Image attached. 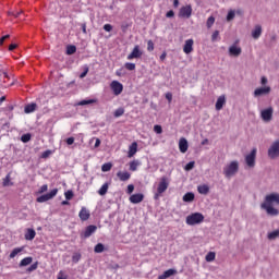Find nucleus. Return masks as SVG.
Masks as SVG:
<instances>
[{"mask_svg": "<svg viewBox=\"0 0 279 279\" xmlns=\"http://www.w3.org/2000/svg\"><path fill=\"white\" fill-rule=\"evenodd\" d=\"M49 156H51V150H46V151H44V153L41 154L40 158L46 159V158H49Z\"/></svg>", "mask_w": 279, "mask_h": 279, "instance_id": "obj_54", "label": "nucleus"}, {"mask_svg": "<svg viewBox=\"0 0 279 279\" xmlns=\"http://www.w3.org/2000/svg\"><path fill=\"white\" fill-rule=\"evenodd\" d=\"M197 191L201 195H208L210 193V187L206 184L198 185Z\"/></svg>", "mask_w": 279, "mask_h": 279, "instance_id": "obj_27", "label": "nucleus"}, {"mask_svg": "<svg viewBox=\"0 0 279 279\" xmlns=\"http://www.w3.org/2000/svg\"><path fill=\"white\" fill-rule=\"evenodd\" d=\"M110 88L113 95H116L117 97L118 95H121V93H123V84H121L119 81H112L110 84Z\"/></svg>", "mask_w": 279, "mask_h": 279, "instance_id": "obj_10", "label": "nucleus"}, {"mask_svg": "<svg viewBox=\"0 0 279 279\" xmlns=\"http://www.w3.org/2000/svg\"><path fill=\"white\" fill-rule=\"evenodd\" d=\"M235 12L234 10H230L227 14V21L230 22V21H234V16H235Z\"/></svg>", "mask_w": 279, "mask_h": 279, "instance_id": "obj_45", "label": "nucleus"}, {"mask_svg": "<svg viewBox=\"0 0 279 279\" xmlns=\"http://www.w3.org/2000/svg\"><path fill=\"white\" fill-rule=\"evenodd\" d=\"M169 184H171L169 177H161L159 183L157 184V191L154 195V199H160V197H162V193L169 189Z\"/></svg>", "mask_w": 279, "mask_h": 279, "instance_id": "obj_1", "label": "nucleus"}, {"mask_svg": "<svg viewBox=\"0 0 279 279\" xmlns=\"http://www.w3.org/2000/svg\"><path fill=\"white\" fill-rule=\"evenodd\" d=\"M166 99L171 104V101H173V94H171L170 92H168L166 94Z\"/></svg>", "mask_w": 279, "mask_h": 279, "instance_id": "obj_56", "label": "nucleus"}, {"mask_svg": "<svg viewBox=\"0 0 279 279\" xmlns=\"http://www.w3.org/2000/svg\"><path fill=\"white\" fill-rule=\"evenodd\" d=\"M48 189H49V185L44 184V185L40 186L38 193L39 194L47 193Z\"/></svg>", "mask_w": 279, "mask_h": 279, "instance_id": "obj_52", "label": "nucleus"}, {"mask_svg": "<svg viewBox=\"0 0 279 279\" xmlns=\"http://www.w3.org/2000/svg\"><path fill=\"white\" fill-rule=\"evenodd\" d=\"M82 260V254L81 253H74L72 255V263L77 264Z\"/></svg>", "mask_w": 279, "mask_h": 279, "instance_id": "obj_39", "label": "nucleus"}, {"mask_svg": "<svg viewBox=\"0 0 279 279\" xmlns=\"http://www.w3.org/2000/svg\"><path fill=\"white\" fill-rule=\"evenodd\" d=\"M102 28L105 32H112V24H105Z\"/></svg>", "mask_w": 279, "mask_h": 279, "instance_id": "obj_57", "label": "nucleus"}, {"mask_svg": "<svg viewBox=\"0 0 279 279\" xmlns=\"http://www.w3.org/2000/svg\"><path fill=\"white\" fill-rule=\"evenodd\" d=\"M179 149H180L181 154H186V151H189V142L186 141V138H184V137L180 138Z\"/></svg>", "mask_w": 279, "mask_h": 279, "instance_id": "obj_17", "label": "nucleus"}, {"mask_svg": "<svg viewBox=\"0 0 279 279\" xmlns=\"http://www.w3.org/2000/svg\"><path fill=\"white\" fill-rule=\"evenodd\" d=\"M10 180H11L10 174H7V177L2 181V185L3 186H12L14 183H12Z\"/></svg>", "mask_w": 279, "mask_h": 279, "instance_id": "obj_40", "label": "nucleus"}, {"mask_svg": "<svg viewBox=\"0 0 279 279\" xmlns=\"http://www.w3.org/2000/svg\"><path fill=\"white\" fill-rule=\"evenodd\" d=\"M154 41L151 39H149L147 41V51H154Z\"/></svg>", "mask_w": 279, "mask_h": 279, "instance_id": "obj_50", "label": "nucleus"}, {"mask_svg": "<svg viewBox=\"0 0 279 279\" xmlns=\"http://www.w3.org/2000/svg\"><path fill=\"white\" fill-rule=\"evenodd\" d=\"M263 34V26L260 25H256L255 28L252 32V37L255 40H258V38H260V35Z\"/></svg>", "mask_w": 279, "mask_h": 279, "instance_id": "obj_24", "label": "nucleus"}, {"mask_svg": "<svg viewBox=\"0 0 279 279\" xmlns=\"http://www.w3.org/2000/svg\"><path fill=\"white\" fill-rule=\"evenodd\" d=\"M262 84H263V86H265V84H267V77H265V76L262 77Z\"/></svg>", "mask_w": 279, "mask_h": 279, "instance_id": "obj_64", "label": "nucleus"}, {"mask_svg": "<svg viewBox=\"0 0 279 279\" xmlns=\"http://www.w3.org/2000/svg\"><path fill=\"white\" fill-rule=\"evenodd\" d=\"M241 53H242V49H241V47L236 46V44H233L229 48V56H231L233 58H239V56H241Z\"/></svg>", "mask_w": 279, "mask_h": 279, "instance_id": "obj_14", "label": "nucleus"}, {"mask_svg": "<svg viewBox=\"0 0 279 279\" xmlns=\"http://www.w3.org/2000/svg\"><path fill=\"white\" fill-rule=\"evenodd\" d=\"M236 173H239V161L236 160L231 161L223 168V175L225 178H228V180H230V178H234Z\"/></svg>", "mask_w": 279, "mask_h": 279, "instance_id": "obj_2", "label": "nucleus"}, {"mask_svg": "<svg viewBox=\"0 0 279 279\" xmlns=\"http://www.w3.org/2000/svg\"><path fill=\"white\" fill-rule=\"evenodd\" d=\"M36 269H38V262L32 264V265L27 268V271H28V274H32V271H36Z\"/></svg>", "mask_w": 279, "mask_h": 279, "instance_id": "obj_46", "label": "nucleus"}, {"mask_svg": "<svg viewBox=\"0 0 279 279\" xmlns=\"http://www.w3.org/2000/svg\"><path fill=\"white\" fill-rule=\"evenodd\" d=\"M216 256H217V255L215 254V252H209V253L206 255L205 259H206L207 263H213V260H215Z\"/></svg>", "mask_w": 279, "mask_h": 279, "instance_id": "obj_37", "label": "nucleus"}, {"mask_svg": "<svg viewBox=\"0 0 279 279\" xmlns=\"http://www.w3.org/2000/svg\"><path fill=\"white\" fill-rule=\"evenodd\" d=\"M226 104V95H221L218 97L217 101H216V110H222L223 109V105Z\"/></svg>", "mask_w": 279, "mask_h": 279, "instance_id": "obj_23", "label": "nucleus"}, {"mask_svg": "<svg viewBox=\"0 0 279 279\" xmlns=\"http://www.w3.org/2000/svg\"><path fill=\"white\" fill-rule=\"evenodd\" d=\"M109 186L110 185L108 183H104L101 187L98 190V194H100L101 196L106 195V193H108Z\"/></svg>", "mask_w": 279, "mask_h": 279, "instance_id": "obj_33", "label": "nucleus"}, {"mask_svg": "<svg viewBox=\"0 0 279 279\" xmlns=\"http://www.w3.org/2000/svg\"><path fill=\"white\" fill-rule=\"evenodd\" d=\"M105 250H106V246H104L102 243H98V244H96L95 247H94V252H95L96 254H101V252H104Z\"/></svg>", "mask_w": 279, "mask_h": 279, "instance_id": "obj_34", "label": "nucleus"}, {"mask_svg": "<svg viewBox=\"0 0 279 279\" xmlns=\"http://www.w3.org/2000/svg\"><path fill=\"white\" fill-rule=\"evenodd\" d=\"M36 108H38V105L35 102L28 104L24 108L25 114H32V112H36Z\"/></svg>", "mask_w": 279, "mask_h": 279, "instance_id": "obj_25", "label": "nucleus"}, {"mask_svg": "<svg viewBox=\"0 0 279 279\" xmlns=\"http://www.w3.org/2000/svg\"><path fill=\"white\" fill-rule=\"evenodd\" d=\"M21 252H23V247L13 248V251L9 255V258H16V256H19V254H21Z\"/></svg>", "mask_w": 279, "mask_h": 279, "instance_id": "obj_30", "label": "nucleus"}, {"mask_svg": "<svg viewBox=\"0 0 279 279\" xmlns=\"http://www.w3.org/2000/svg\"><path fill=\"white\" fill-rule=\"evenodd\" d=\"M112 169V163L111 162H106L101 166V171L104 173H108Z\"/></svg>", "mask_w": 279, "mask_h": 279, "instance_id": "obj_35", "label": "nucleus"}, {"mask_svg": "<svg viewBox=\"0 0 279 279\" xmlns=\"http://www.w3.org/2000/svg\"><path fill=\"white\" fill-rule=\"evenodd\" d=\"M22 143H29L32 141V134L26 133L21 136Z\"/></svg>", "mask_w": 279, "mask_h": 279, "instance_id": "obj_41", "label": "nucleus"}, {"mask_svg": "<svg viewBox=\"0 0 279 279\" xmlns=\"http://www.w3.org/2000/svg\"><path fill=\"white\" fill-rule=\"evenodd\" d=\"M130 171H137L138 167H141V161L138 160H133L129 163Z\"/></svg>", "mask_w": 279, "mask_h": 279, "instance_id": "obj_28", "label": "nucleus"}, {"mask_svg": "<svg viewBox=\"0 0 279 279\" xmlns=\"http://www.w3.org/2000/svg\"><path fill=\"white\" fill-rule=\"evenodd\" d=\"M268 157L271 160H276V158H279V140L275 141L268 148Z\"/></svg>", "mask_w": 279, "mask_h": 279, "instance_id": "obj_4", "label": "nucleus"}, {"mask_svg": "<svg viewBox=\"0 0 279 279\" xmlns=\"http://www.w3.org/2000/svg\"><path fill=\"white\" fill-rule=\"evenodd\" d=\"M260 117L263 121L269 123V121H271V119L274 118V108L269 107L267 109L262 110Z\"/></svg>", "mask_w": 279, "mask_h": 279, "instance_id": "obj_9", "label": "nucleus"}, {"mask_svg": "<svg viewBox=\"0 0 279 279\" xmlns=\"http://www.w3.org/2000/svg\"><path fill=\"white\" fill-rule=\"evenodd\" d=\"M123 114H125V109L124 108H119L114 111V117L116 118L123 117Z\"/></svg>", "mask_w": 279, "mask_h": 279, "instance_id": "obj_44", "label": "nucleus"}, {"mask_svg": "<svg viewBox=\"0 0 279 279\" xmlns=\"http://www.w3.org/2000/svg\"><path fill=\"white\" fill-rule=\"evenodd\" d=\"M217 38H219V31H215L211 35V41H217Z\"/></svg>", "mask_w": 279, "mask_h": 279, "instance_id": "obj_53", "label": "nucleus"}, {"mask_svg": "<svg viewBox=\"0 0 279 279\" xmlns=\"http://www.w3.org/2000/svg\"><path fill=\"white\" fill-rule=\"evenodd\" d=\"M75 51H77V47L71 45L66 47V54L68 56H73V53H75Z\"/></svg>", "mask_w": 279, "mask_h": 279, "instance_id": "obj_38", "label": "nucleus"}, {"mask_svg": "<svg viewBox=\"0 0 279 279\" xmlns=\"http://www.w3.org/2000/svg\"><path fill=\"white\" fill-rule=\"evenodd\" d=\"M192 15H193V7H191V4L181 7V9L179 10L180 19H191Z\"/></svg>", "mask_w": 279, "mask_h": 279, "instance_id": "obj_6", "label": "nucleus"}, {"mask_svg": "<svg viewBox=\"0 0 279 279\" xmlns=\"http://www.w3.org/2000/svg\"><path fill=\"white\" fill-rule=\"evenodd\" d=\"M24 238L26 241H34L36 239V231L34 229H27Z\"/></svg>", "mask_w": 279, "mask_h": 279, "instance_id": "obj_26", "label": "nucleus"}, {"mask_svg": "<svg viewBox=\"0 0 279 279\" xmlns=\"http://www.w3.org/2000/svg\"><path fill=\"white\" fill-rule=\"evenodd\" d=\"M271 93V87H259L254 90V97H262V95H269Z\"/></svg>", "mask_w": 279, "mask_h": 279, "instance_id": "obj_15", "label": "nucleus"}, {"mask_svg": "<svg viewBox=\"0 0 279 279\" xmlns=\"http://www.w3.org/2000/svg\"><path fill=\"white\" fill-rule=\"evenodd\" d=\"M278 236H279V229L268 233L269 241H274L275 239H278Z\"/></svg>", "mask_w": 279, "mask_h": 279, "instance_id": "obj_36", "label": "nucleus"}, {"mask_svg": "<svg viewBox=\"0 0 279 279\" xmlns=\"http://www.w3.org/2000/svg\"><path fill=\"white\" fill-rule=\"evenodd\" d=\"M19 46L16 44H11L9 46V51H14V49H16Z\"/></svg>", "mask_w": 279, "mask_h": 279, "instance_id": "obj_62", "label": "nucleus"}, {"mask_svg": "<svg viewBox=\"0 0 279 279\" xmlns=\"http://www.w3.org/2000/svg\"><path fill=\"white\" fill-rule=\"evenodd\" d=\"M124 69H126V71H136V64L135 63L126 62L124 64Z\"/></svg>", "mask_w": 279, "mask_h": 279, "instance_id": "obj_42", "label": "nucleus"}, {"mask_svg": "<svg viewBox=\"0 0 279 279\" xmlns=\"http://www.w3.org/2000/svg\"><path fill=\"white\" fill-rule=\"evenodd\" d=\"M262 208L266 210L267 215H270L271 217H277V215H279V210L274 208L271 205L262 204Z\"/></svg>", "mask_w": 279, "mask_h": 279, "instance_id": "obj_13", "label": "nucleus"}, {"mask_svg": "<svg viewBox=\"0 0 279 279\" xmlns=\"http://www.w3.org/2000/svg\"><path fill=\"white\" fill-rule=\"evenodd\" d=\"M175 274H178V270L170 268L166 271H163L162 275L158 276V279H167V278H171V276H175Z\"/></svg>", "mask_w": 279, "mask_h": 279, "instance_id": "obj_21", "label": "nucleus"}, {"mask_svg": "<svg viewBox=\"0 0 279 279\" xmlns=\"http://www.w3.org/2000/svg\"><path fill=\"white\" fill-rule=\"evenodd\" d=\"M88 71H89L88 65H85L84 71L80 74L81 80H84V77L88 75Z\"/></svg>", "mask_w": 279, "mask_h": 279, "instance_id": "obj_48", "label": "nucleus"}, {"mask_svg": "<svg viewBox=\"0 0 279 279\" xmlns=\"http://www.w3.org/2000/svg\"><path fill=\"white\" fill-rule=\"evenodd\" d=\"M8 38H10V35H4L3 37H1L0 45H3V43H5V40H8Z\"/></svg>", "mask_w": 279, "mask_h": 279, "instance_id": "obj_60", "label": "nucleus"}, {"mask_svg": "<svg viewBox=\"0 0 279 279\" xmlns=\"http://www.w3.org/2000/svg\"><path fill=\"white\" fill-rule=\"evenodd\" d=\"M167 19H173L175 16V12L173 10H170L166 13Z\"/></svg>", "mask_w": 279, "mask_h": 279, "instance_id": "obj_55", "label": "nucleus"}, {"mask_svg": "<svg viewBox=\"0 0 279 279\" xmlns=\"http://www.w3.org/2000/svg\"><path fill=\"white\" fill-rule=\"evenodd\" d=\"M34 258L32 257H25L20 262V267H27V265H32V262Z\"/></svg>", "mask_w": 279, "mask_h": 279, "instance_id": "obj_29", "label": "nucleus"}, {"mask_svg": "<svg viewBox=\"0 0 279 279\" xmlns=\"http://www.w3.org/2000/svg\"><path fill=\"white\" fill-rule=\"evenodd\" d=\"M95 232H97V226L89 225L86 227L85 231L82 233L81 236H83V239H88L89 236H93Z\"/></svg>", "mask_w": 279, "mask_h": 279, "instance_id": "obj_12", "label": "nucleus"}, {"mask_svg": "<svg viewBox=\"0 0 279 279\" xmlns=\"http://www.w3.org/2000/svg\"><path fill=\"white\" fill-rule=\"evenodd\" d=\"M213 25H215V16H209L207 19L206 26L208 27V29H210V27H213Z\"/></svg>", "mask_w": 279, "mask_h": 279, "instance_id": "obj_43", "label": "nucleus"}, {"mask_svg": "<svg viewBox=\"0 0 279 279\" xmlns=\"http://www.w3.org/2000/svg\"><path fill=\"white\" fill-rule=\"evenodd\" d=\"M154 132H156V134H162V126L159 124H156L154 126Z\"/></svg>", "mask_w": 279, "mask_h": 279, "instance_id": "obj_51", "label": "nucleus"}, {"mask_svg": "<svg viewBox=\"0 0 279 279\" xmlns=\"http://www.w3.org/2000/svg\"><path fill=\"white\" fill-rule=\"evenodd\" d=\"M195 199V194L193 192H187L183 195V202H193Z\"/></svg>", "mask_w": 279, "mask_h": 279, "instance_id": "obj_31", "label": "nucleus"}, {"mask_svg": "<svg viewBox=\"0 0 279 279\" xmlns=\"http://www.w3.org/2000/svg\"><path fill=\"white\" fill-rule=\"evenodd\" d=\"M78 217L81 221H88V219H90V213L86 210V207H82L78 213Z\"/></svg>", "mask_w": 279, "mask_h": 279, "instance_id": "obj_20", "label": "nucleus"}, {"mask_svg": "<svg viewBox=\"0 0 279 279\" xmlns=\"http://www.w3.org/2000/svg\"><path fill=\"white\" fill-rule=\"evenodd\" d=\"M57 195H58V189H53L49 193L37 197L36 202H38V204H45V202H49V199H53V197H56Z\"/></svg>", "mask_w": 279, "mask_h": 279, "instance_id": "obj_5", "label": "nucleus"}, {"mask_svg": "<svg viewBox=\"0 0 279 279\" xmlns=\"http://www.w3.org/2000/svg\"><path fill=\"white\" fill-rule=\"evenodd\" d=\"M245 162L251 169L256 167V148H253L251 154L246 155Z\"/></svg>", "mask_w": 279, "mask_h": 279, "instance_id": "obj_7", "label": "nucleus"}, {"mask_svg": "<svg viewBox=\"0 0 279 279\" xmlns=\"http://www.w3.org/2000/svg\"><path fill=\"white\" fill-rule=\"evenodd\" d=\"M136 151H138V143L133 142V143L129 146L128 158H134V156H136Z\"/></svg>", "mask_w": 279, "mask_h": 279, "instance_id": "obj_18", "label": "nucleus"}, {"mask_svg": "<svg viewBox=\"0 0 279 279\" xmlns=\"http://www.w3.org/2000/svg\"><path fill=\"white\" fill-rule=\"evenodd\" d=\"M193 45H195V41L193 39L185 40V44L183 46V53H186V56H189V53H193Z\"/></svg>", "mask_w": 279, "mask_h": 279, "instance_id": "obj_16", "label": "nucleus"}, {"mask_svg": "<svg viewBox=\"0 0 279 279\" xmlns=\"http://www.w3.org/2000/svg\"><path fill=\"white\" fill-rule=\"evenodd\" d=\"M159 58L161 62H165V60H167V52H162Z\"/></svg>", "mask_w": 279, "mask_h": 279, "instance_id": "obj_63", "label": "nucleus"}, {"mask_svg": "<svg viewBox=\"0 0 279 279\" xmlns=\"http://www.w3.org/2000/svg\"><path fill=\"white\" fill-rule=\"evenodd\" d=\"M262 204H266L268 206H271L272 204H279V194L278 193H272L269 194L265 197L264 203Z\"/></svg>", "mask_w": 279, "mask_h": 279, "instance_id": "obj_11", "label": "nucleus"}, {"mask_svg": "<svg viewBox=\"0 0 279 279\" xmlns=\"http://www.w3.org/2000/svg\"><path fill=\"white\" fill-rule=\"evenodd\" d=\"M194 168H195V161H190L187 165H185L184 170L191 171Z\"/></svg>", "mask_w": 279, "mask_h": 279, "instance_id": "obj_47", "label": "nucleus"}, {"mask_svg": "<svg viewBox=\"0 0 279 279\" xmlns=\"http://www.w3.org/2000/svg\"><path fill=\"white\" fill-rule=\"evenodd\" d=\"M65 143H66V145H73V143H75V137H68L65 140Z\"/></svg>", "mask_w": 279, "mask_h": 279, "instance_id": "obj_58", "label": "nucleus"}, {"mask_svg": "<svg viewBox=\"0 0 279 279\" xmlns=\"http://www.w3.org/2000/svg\"><path fill=\"white\" fill-rule=\"evenodd\" d=\"M138 58H143V50H141V46L136 45L132 52L126 57V60H134Z\"/></svg>", "mask_w": 279, "mask_h": 279, "instance_id": "obj_8", "label": "nucleus"}, {"mask_svg": "<svg viewBox=\"0 0 279 279\" xmlns=\"http://www.w3.org/2000/svg\"><path fill=\"white\" fill-rule=\"evenodd\" d=\"M73 191L69 190L64 193L65 199L71 201L73 199Z\"/></svg>", "mask_w": 279, "mask_h": 279, "instance_id": "obj_49", "label": "nucleus"}, {"mask_svg": "<svg viewBox=\"0 0 279 279\" xmlns=\"http://www.w3.org/2000/svg\"><path fill=\"white\" fill-rule=\"evenodd\" d=\"M128 193H129V195H132V193H134V184L128 185Z\"/></svg>", "mask_w": 279, "mask_h": 279, "instance_id": "obj_59", "label": "nucleus"}, {"mask_svg": "<svg viewBox=\"0 0 279 279\" xmlns=\"http://www.w3.org/2000/svg\"><path fill=\"white\" fill-rule=\"evenodd\" d=\"M185 223L187 226H197L199 223H204V216L202 213H194L192 215H189L185 219Z\"/></svg>", "mask_w": 279, "mask_h": 279, "instance_id": "obj_3", "label": "nucleus"}, {"mask_svg": "<svg viewBox=\"0 0 279 279\" xmlns=\"http://www.w3.org/2000/svg\"><path fill=\"white\" fill-rule=\"evenodd\" d=\"M63 276H64V271L60 270L57 279H66V277H63Z\"/></svg>", "mask_w": 279, "mask_h": 279, "instance_id": "obj_61", "label": "nucleus"}, {"mask_svg": "<svg viewBox=\"0 0 279 279\" xmlns=\"http://www.w3.org/2000/svg\"><path fill=\"white\" fill-rule=\"evenodd\" d=\"M90 104H97V99L81 100L77 106H90Z\"/></svg>", "mask_w": 279, "mask_h": 279, "instance_id": "obj_32", "label": "nucleus"}, {"mask_svg": "<svg viewBox=\"0 0 279 279\" xmlns=\"http://www.w3.org/2000/svg\"><path fill=\"white\" fill-rule=\"evenodd\" d=\"M145 199V195L143 194H133L130 196L131 204H141Z\"/></svg>", "mask_w": 279, "mask_h": 279, "instance_id": "obj_22", "label": "nucleus"}, {"mask_svg": "<svg viewBox=\"0 0 279 279\" xmlns=\"http://www.w3.org/2000/svg\"><path fill=\"white\" fill-rule=\"evenodd\" d=\"M117 178H119L120 182H128V180H130V178H132V174L128 171H118Z\"/></svg>", "mask_w": 279, "mask_h": 279, "instance_id": "obj_19", "label": "nucleus"}]
</instances>
